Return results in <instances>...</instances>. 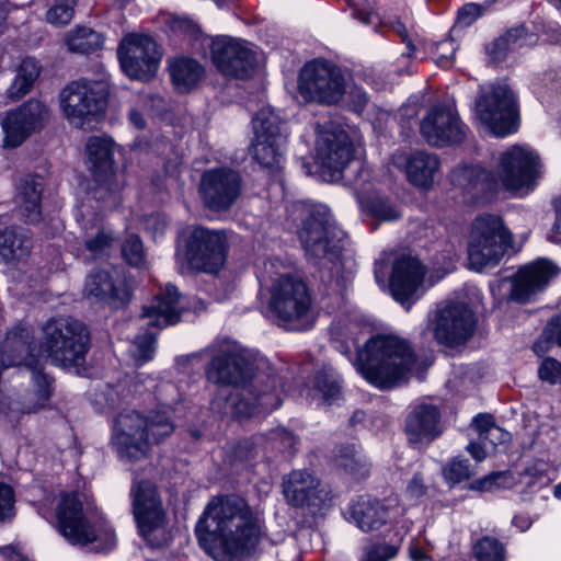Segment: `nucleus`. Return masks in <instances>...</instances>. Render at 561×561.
Instances as JSON below:
<instances>
[{"label":"nucleus","instance_id":"nucleus-1","mask_svg":"<svg viewBox=\"0 0 561 561\" xmlns=\"http://www.w3.org/2000/svg\"><path fill=\"white\" fill-rule=\"evenodd\" d=\"M267 366L264 357L254 356L234 343H224L206 371L208 380L217 386L211 409L243 419L279 408L282 383L274 374L263 371Z\"/></svg>","mask_w":561,"mask_h":561},{"label":"nucleus","instance_id":"nucleus-2","mask_svg":"<svg viewBox=\"0 0 561 561\" xmlns=\"http://www.w3.org/2000/svg\"><path fill=\"white\" fill-rule=\"evenodd\" d=\"M201 547L217 561H249L266 536L263 516L241 497L213 499L198 519Z\"/></svg>","mask_w":561,"mask_h":561},{"label":"nucleus","instance_id":"nucleus-3","mask_svg":"<svg viewBox=\"0 0 561 561\" xmlns=\"http://www.w3.org/2000/svg\"><path fill=\"white\" fill-rule=\"evenodd\" d=\"M538 153L526 145L500 151L492 170L478 163L458 165L451 174L456 188L470 202H489L501 193L523 197L531 193L541 175Z\"/></svg>","mask_w":561,"mask_h":561},{"label":"nucleus","instance_id":"nucleus-4","mask_svg":"<svg viewBox=\"0 0 561 561\" xmlns=\"http://www.w3.org/2000/svg\"><path fill=\"white\" fill-rule=\"evenodd\" d=\"M55 516L59 534L70 545L94 552H108L116 547L115 530L89 495L61 492L56 499Z\"/></svg>","mask_w":561,"mask_h":561},{"label":"nucleus","instance_id":"nucleus-5","mask_svg":"<svg viewBox=\"0 0 561 561\" xmlns=\"http://www.w3.org/2000/svg\"><path fill=\"white\" fill-rule=\"evenodd\" d=\"M161 409L145 416L135 410H124L113 420L110 444L118 458L134 463L148 457L153 444H158L174 431L169 410L171 402L164 399Z\"/></svg>","mask_w":561,"mask_h":561},{"label":"nucleus","instance_id":"nucleus-6","mask_svg":"<svg viewBox=\"0 0 561 561\" xmlns=\"http://www.w3.org/2000/svg\"><path fill=\"white\" fill-rule=\"evenodd\" d=\"M416 363L405 340L393 334H377L358 350L354 365L368 383L390 389L407 380Z\"/></svg>","mask_w":561,"mask_h":561},{"label":"nucleus","instance_id":"nucleus-7","mask_svg":"<svg viewBox=\"0 0 561 561\" xmlns=\"http://www.w3.org/2000/svg\"><path fill=\"white\" fill-rule=\"evenodd\" d=\"M284 264L277 259L263 263L257 272L261 284L273 282L270 310L288 330H308L313 321L312 298L307 285L299 278L282 273Z\"/></svg>","mask_w":561,"mask_h":561},{"label":"nucleus","instance_id":"nucleus-8","mask_svg":"<svg viewBox=\"0 0 561 561\" xmlns=\"http://www.w3.org/2000/svg\"><path fill=\"white\" fill-rule=\"evenodd\" d=\"M286 210L288 229H295L307 255L323 257L342 248L344 233L332 220L325 205L294 202Z\"/></svg>","mask_w":561,"mask_h":561},{"label":"nucleus","instance_id":"nucleus-9","mask_svg":"<svg viewBox=\"0 0 561 561\" xmlns=\"http://www.w3.org/2000/svg\"><path fill=\"white\" fill-rule=\"evenodd\" d=\"M511 243L512 234L500 216H477L467 234L469 267L476 272H483L496 266Z\"/></svg>","mask_w":561,"mask_h":561},{"label":"nucleus","instance_id":"nucleus-10","mask_svg":"<svg viewBox=\"0 0 561 561\" xmlns=\"http://www.w3.org/2000/svg\"><path fill=\"white\" fill-rule=\"evenodd\" d=\"M346 88L344 71L323 58L307 61L297 78V94L305 103L336 105L344 100Z\"/></svg>","mask_w":561,"mask_h":561},{"label":"nucleus","instance_id":"nucleus-11","mask_svg":"<svg viewBox=\"0 0 561 561\" xmlns=\"http://www.w3.org/2000/svg\"><path fill=\"white\" fill-rule=\"evenodd\" d=\"M228 242L221 231L194 227L183 244H179L175 260L182 273L204 272L215 274L225 265Z\"/></svg>","mask_w":561,"mask_h":561},{"label":"nucleus","instance_id":"nucleus-12","mask_svg":"<svg viewBox=\"0 0 561 561\" xmlns=\"http://www.w3.org/2000/svg\"><path fill=\"white\" fill-rule=\"evenodd\" d=\"M474 111L483 128L494 136L505 137L518 128L516 94L506 83L482 87Z\"/></svg>","mask_w":561,"mask_h":561},{"label":"nucleus","instance_id":"nucleus-13","mask_svg":"<svg viewBox=\"0 0 561 561\" xmlns=\"http://www.w3.org/2000/svg\"><path fill=\"white\" fill-rule=\"evenodd\" d=\"M115 144L108 137L92 136L85 142L87 163L93 176L92 197L105 206L115 207L119 203V192L124 187V175L114 169Z\"/></svg>","mask_w":561,"mask_h":561},{"label":"nucleus","instance_id":"nucleus-14","mask_svg":"<svg viewBox=\"0 0 561 561\" xmlns=\"http://www.w3.org/2000/svg\"><path fill=\"white\" fill-rule=\"evenodd\" d=\"M108 93L105 79L72 81L59 94L61 112L71 125L82 127L104 112Z\"/></svg>","mask_w":561,"mask_h":561},{"label":"nucleus","instance_id":"nucleus-15","mask_svg":"<svg viewBox=\"0 0 561 561\" xmlns=\"http://www.w3.org/2000/svg\"><path fill=\"white\" fill-rule=\"evenodd\" d=\"M355 152V146L343 128L330 124L318 131L314 160L324 181H339Z\"/></svg>","mask_w":561,"mask_h":561},{"label":"nucleus","instance_id":"nucleus-16","mask_svg":"<svg viewBox=\"0 0 561 561\" xmlns=\"http://www.w3.org/2000/svg\"><path fill=\"white\" fill-rule=\"evenodd\" d=\"M474 325V314L465 302L444 301L428 313L427 328L439 344L456 346L463 343L472 335Z\"/></svg>","mask_w":561,"mask_h":561},{"label":"nucleus","instance_id":"nucleus-17","mask_svg":"<svg viewBox=\"0 0 561 561\" xmlns=\"http://www.w3.org/2000/svg\"><path fill=\"white\" fill-rule=\"evenodd\" d=\"M253 158L264 168L279 169L284 162L286 135L279 116L268 106L261 108L252 119Z\"/></svg>","mask_w":561,"mask_h":561},{"label":"nucleus","instance_id":"nucleus-18","mask_svg":"<svg viewBox=\"0 0 561 561\" xmlns=\"http://www.w3.org/2000/svg\"><path fill=\"white\" fill-rule=\"evenodd\" d=\"M117 57L122 70L130 79L149 80L159 68L161 53L149 35L130 33L123 37Z\"/></svg>","mask_w":561,"mask_h":561},{"label":"nucleus","instance_id":"nucleus-19","mask_svg":"<svg viewBox=\"0 0 561 561\" xmlns=\"http://www.w3.org/2000/svg\"><path fill=\"white\" fill-rule=\"evenodd\" d=\"M211 59L219 72L236 79L250 77L256 66L255 53L248 43L225 36L213 41Z\"/></svg>","mask_w":561,"mask_h":561},{"label":"nucleus","instance_id":"nucleus-20","mask_svg":"<svg viewBox=\"0 0 561 561\" xmlns=\"http://www.w3.org/2000/svg\"><path fill=\"white\" fill-rule=\"evenodd\" d=\"M421 134L430 146L446 147L460 144L466 129L453 105H436L421 122Z\"/></svg>","mask_w":561,"mask_h":561},{"label":"nucleus","instance_id":"nucleus-21","mask_svg":"<svg viewBox=\"0 0 561 561\" xmlns=\"http://www.w3.org/2000/svg\"><path fill=\"white\" fill-rule=\"evenodd\" d=\"M282 493L288 505L317 512L329 500V493L318 477L310 470L296 469L285 474L282 480Z\"/></svg>","mask_w":561,"mask_h":561},{"label":"nucleus","instance_id":"nucleus-22","mask_svg":"<svg viewBox=\"0 0 561 561\" xmlns=\"http://www.w3.org/2000/svg\"><path fill=\"white\" fill-rule=\"evenodd\" d=\"M240 192V176L229 168L209 169L202 175L201 197L205 206L210 209H228L237 201Z\"/></svg>","mask_w":561,"mask_h":561},{"label":"nucleus","instance_id":"nucleus-23","mask_svg":"<svg viewBox=\"0 0 561 561\" xmlns=\"http://www.w3.org/2000/svg\"><path fill=\"white\" fill-rule=\"evenodd\" d=\"M138 530L144 538L164 524L165 513L157 486L149 481L135 482L130 490Z\"/></svg>","mask_w":561,"mask_h":561},{"label":"nucleus","instance_id":"nucleus-24","mask_svg":"<svg viewBox=\"0 0 561 561\" xmlns=\"http://www.w3.org/2000/svg\"><path fill=\"white\" fill-rule=\"evenodd\" d=\"M425 267L415 257L402 256L394 264L390 277L391 294L399 304L410 310L424 293Z\"/></svg>","mask_w":561,"mask_h":561},{"label":"nucleus","instance_id":"nucleus-25","mask_svg":"<svg viewBox=\"0 0 561 561\" xmlns=\"http://www.w3.org/2000/svg\"><path fill=\"white\" fill-rule=\"evenodd\" d=\"M48 116L47 106L37 100H30L18 110L9 112L2 122L3 147L20 146L30 133L42 126Z\"/></svg>","mask_w":561,"mask_h":561},{"label":"nucleus","instance_id":"nucleus-26","mask_svg":"<svg viewBox=\"0 0 561 561\" xmlns=\"http://www.w3.org/2000/svg\"><path fill=\"white\" fill-rule=\"evenodd\" d=\"M559 273L560 268L546 259H538L525 265L513 279L511 298L518 302H526Z\"/></svg>","mask_w":561,"mask_h":561},{"label":"nucleus","instance_id":"nucleus-27","mask_svg":"<svg viewBox=\"0 0 561 561\" xmlns=\"http://www.w3.org/2000/svg\"><path fill=\"white\" fill-rule=\"evenodd\" d=\"M83 293L88 299L106 304L113 308L124 306L129 298L127 286L118 277L116 270L113 273L107 271L91 273L85 280Z\"/></svg>","mask_w":561,"mask_h":561},{"label":"nucleus","instance_id":"nucleus-28","mask_svg":"<svg viewBox=\"0 0 561 561\" xmlns=\"http://www.w3.org/2000/svg\"><path fill=\"white\" fill-rule=\"evenodd\" d=\"M392 164L402 169L408 181L415 187L427 191L434 184V179L439 171L437 156L425 151H416L409 156L396 153L392 156Z\"/></svg>","mask_w":561,"mask_h":561},{"label":"nucleus","instance_id":"nucleus-29","mask_svg":"<svg viewBox=\"0 0 561 561\" xmlns=\"http://www.w3.org/2000/svg\"><path fill=\"white\" fill-rule=\"evenodd\" d=\"M77 220L84 231V249L89 259H101L108 254L115 237L111 228L105 226L103 216L91 213L85 205L80 209Z\"/></svg>","mask_w":561,"mask_h":561},{"label":"nucleus","instance_id":"nucleus-30","mask_svg":"<svg viewBox=\"0 0 561 561\" xmlns=\"http://www.w3.org/2000/svg\"><path fill=\"white\" fill-rule=\"evenodd\" d=\"M392 516L388 505L370 496H358L345 512V518L365 533L379 530Z\"/></svg>","mask_w":561,"mask_h":561},{"label":"nucleus","instance_id":"nucleus-31","mask_svg":"<svg viewBox=\"0 0 561 561\" xmlns=\"http://www.w3.org/2000/svg\"><path fill=\"white\" fill-rule=\"evenodd\" d=\"M183 309L178 288L167 284L144 309L142 318L148 319L149 327L164 328L178 323Z\"/></svg>","mask_w":561,"mask_h":561},{"label":"nucleus","instance_id":"nucleus-32","mask_svg":"<svg viewBox=\"0 0 561 561\" xmlns=\"http://www.w3.org/2000/svg\"><path fill=\"white\" fill-rule=\"evenodd\" d=\"M43 187L42 176L35 174H27L19 182L15 194V211L26 222H38L42 217Z\"/></svg>","mask_w":561,"mask_h":561},{"label":"nucleus","instance_id":"nucleus-33","mask_svg":"<svg viewBox=\"0 0 561 561\" xmlns=\"http://www.w3.org/2000/svg\"><path fill=\"white\" fill-rule=\"evenodd\" d=\"M439 411L432 404L414 407L407 419L405 430L411 443H430L442 432Z\"/></svg>","mask_w":561,"mask_h":561},{"label":"nucleus","instance_id":"nucleus-34","mask_svg":"<svg viewBox=\"0 0 561 561\" xmlns=\"http://www.w3.org/2000/svg\"><path fill=\"white\" fill-rule=\"evenodd\" d=\"M170 76L174 88L181 92H188L204 76V68L194 59L180 57L170 62Z\"/></svg>","mask_w":561,"mask_h":561},{"label":"nucleus","instance_id":"nucleus-35","mask_svg":"<svg viewBox=\"0 0 561 561\" xmlns=\"http://www.w3.org/2000/svg\"><path fill=\"white\" fill-rule=\"evenodd\" d=\"M103 36L84 26H77L65 35V44L69 51L76 54H91L102 48Z\"/></svg>","mask_w":561,"mask_h":561},{"label":"nucleus","instance_id":"nucleus-36","mask_svg":"<svg viewBox=\"0 0 561 561\" xmlns=\"http://www.w3.org/2000/svg\"><path fill=\"white\" fill-rule=\"evenodd\" d=\"M341 394V380L336 371L327 367L319 371L312 381V388L310 389V396L318 398L323 403L331 404Z\"/></svg>","mask_w":561,"mask_h":561},{"label":"nucleus","instance_id":"nucleus-37","mask_svg":"<svg viewBox=\"0 0 561 561\" xmlns=\"http://www.w3.org/2000/svg\"><path fill=\"white\" fill-rule=\"evenodd\" d=\"M31 249V240L15 229H8L0 233V257L5 262L20 261Z\"/></svg>","mask_w":561,"mask_h":561},{"label":"nucleus","instance_id":"nucleus-38","mask_svg":"<svg viewBox=\"0 0 561 561\" xmlns=\"http://www.w3.org/2000/svg\"><path fill=\"white\" fill-rule=\"evenodd\" d=\"M39 65L36 59L24 58L16 69V76L8 89V94L12 99H20L26 94L35 80L39 76Z\"/></svg>","mask_w":561,"mask_h":561},{"label":"nucleus","instance_id":"nucleus-39","mask_svg":"<svg viewBox=\"0 0 561 561\" xmlns=\"http://www.w3.org/2000/svg\"><path fill=\"white\" fill-rule=\"evenodd\" d=\"M359 202L373 217L381 221H393L401 215L399 206L385 196L362 194Z\"/></svg>","mask_w":561,"mask_h":561},{"label":"nucleus","instance_id":"nucleus-40","mask_svg":"<svg viewBox=\"0 0 561 561\" xmlns=\"http://www.w3.org/2000/svg\"><path fill=\"white\" fill-rule=\"evenodd\" d=\"M408 553L411 561H446V554L439 551L437 543L430 539L425 533L412 538Z\"/></svg>","mask_w":561,"mask_h":561},{"label":"nucleus","instance_id":"nucleus-41","mask_svg":"<svg viewBox=\"0 0 561 561\" xmlns=\"http://www.w3.org/2000/svg\"><path fill=\"white\" fill-rule=\"evenodd\" d=\"M432 493V483L426 479L422 471H415L410 479L407 480L403 490V499L411 505L423 503Z\"/></svg>","mask_w":561,"mask_h":561},{"label":"nucleus","instance_id":"nucleus-42","mask_svg":"<svg viewBox=\"0 0 561 561\" xmlns=\"http://www.w3.org/2000/svg\"><path fill=\"white\" fill-rule=\"evenodd\" d=\"M335 460L339 466L355 477H365L368 473L365 458L356 451L354 445L339 447L335 453Z\"/></svg>","mask_w":561,"mask_h":561},{"label":"nucleus","instance_id":"nucleus-43","mask_svg":"<svg viewBox=\"0 0 561 561\" xmlns=\"http://www.w3.org/2000/svg\"><path fill=\"white\" fill-rule=\"evenodd\" d=\"M478 561H505V550L502 543L491 537L481 538L473 547Z\"/></svg>","mask_w":561,"mask_h":561},{"label":"nucleus","instance_id":"nucleus-44","mask_svg":"<svg viewBox=\"0 0 561 561\" xmlns=\"http://www.w3.org/2000/svg\"><path fill=\"white\" fill-rule=\"evenodd\" d=\"M77 0H55V3L47 12V21L54 25L68 24L73 16V8Z\"/></svg>","mask_w":561,"mask_h":561},{"label":"nucleus","instance_id":"nucleus-45","mask_svg":"<svg viewBox=\"0 0 561 561\" xmlns=\"http://www.w3.org/2000/svg\"><path fill=\"white\" fill-rule=\"evenodd\" d=\"M122 254L129 265L138 267L145 263L144 245L137 234H129L124 240Z\"/></svg>","mask_w":561,"mask_h":561},{"label":"nucleus","instance_id":"nucleus-46","mask_svg":"<svg viewBox=\"0 0 561 561\" xmlns=\"http://www.w3.org/2000/svg\"><path fill=\"white\" fill-rule=\"evenodd\" d=\"M443 474L448 483L456 484L468 480L473 472L471 471L467 459L457 457L444 467Z\"/></svg>","mask_w":561,"mask_h":561},{"label":"nucleus","instance_id":"nucleus-47","mask_svg":"<svg viewBox=\"0 0 561 561\" xmlns=\"http://www.w3.org/2000/svg\"><path fill=\"white\" fill-rule=\"evenodd\" d=\"M129 352L135 360L141 365L150 360L154 353V339L151 333L138 336L130 345Z\"/></svg>","mask_w":561,"mask_h":561},{"label":"nucleus","instance_id":"nucleus-48","mask_svg":"<svg viewBox=\"0 0 561 561\" xmlns=\"http://www.w3.org/2000/svg\"><path fill=\"white\" fill-rule=\"evenodd\" d=\"M538 378L549 385L561 383V362L546 357L538 367Z\"/></svg>","mask_w":561,"mask_h":561},{"label":"nucleus","instance_id":"nucleus-49","mask_svg":"<svg viewBox=\"0 0 561 561\" xmlns=\"http://www.w3.org/2000/svg\"><path fill=\"white\" fill-rule=\"evenodd\" d=\"M397 553L398 548L393 545H371L364 550L360 561H389Z\"/></svg>","mask_w":561,"mask_h":561},{"label":"nucleus","instance_id":"nucleus-50","mask_svg":"<svg viewBox=\"0 0 561 561\" xmlns=\"http://www.w3.org/2000/svg\"><path fill=\"white\" fill-rule=\"evenodd\" d=\"M343 101L347 103L352 111L362 113L368 104V95L360 87L351 83L347 78L346 94Z\"/></svg>","mask_w":561,"mask_h":561},{"label":"nucleus","instance_id":"nucleus-51","mask_svg":"<svg viewBox=\"0 0 561 561\" xmlns=\"http://www.w3.org/2000/svg\"><path fill=\"white\" fill-rule=\"evenodd\" d=\"M14 491L3 482H0V520L14 516Z\"/></svg>","mask_w":561,"mask_h":561},{"label":"nucleus","instance_id":"nucleus-52","mask_svg":"<svg viewBox=\"0 0 561 561\" xmlns=\"http://www.w3.org/2000/svg\"><path fill=\"white\" fill-rule=\"evenodd\" d=\"M168 219L162 214H152L144 219V229L148 231L153 239L163 236L168 228Z\"/></svg>","mask_w":561,"mask_h":561},{"label":"nucleus","instance_id":"nucleus-53","mask_svg":"<svg viewBox=\"0 0 561 561\" xmlns=\"http://www.w3.org/2000/svg\"><path fill=\"white\" fill-rule=\"evenodd\" d=\"M511 439L508 432L504 431L500 426H491L489 432L483 435L479 440L482 442L490 450L494 449L497 445L507 443Z\"/></svg>","mask_w":561,"mask_h":561},{"label":"nucleus","instance_id":"nucleus-54","mask_svg":"<svg viewBox=\"0 0 561 561\" xmlns=\"http://www.w3.org/2000/svg\"><path fill=\"white\" fill-rule=\"evenodd\" d=\"M170 28L175 34L194 36L198 32L197 25L188 18L175 16L170 20Z\"/></svg>","mask_w":561,"mask_h":561},{"label":"nucleus","instance_id":"nucleus-55","mask_svg":"<svg viewBox=\"0 0 561 561\" xmlns=\"http://www.w3.org/2000/svg\"><path fill=\"white\" fill-rule=\"evenodd\" d=\"M482 14L481 7L476 3H468L458 11L457 23L461 26H469Z\"/></svg>","mask_w":561,"mask_h":561},{"label":"nucleus","instance_id":"nucleus-56","mask_svg":"<svg viewBox=\"0 0 561 561\" xmlns=\"http://www.w3.org/2000/svg\"><path fill=\"white\" fill-rule=\"evenodd\" d=\"M542 339L561 347V314L550 319L542 332Z\"/></svg>","mask_w":561,"mask_h":561},{"label":"nucleus","instance_id":"nucleus-57","mask_svg":"<svg viewBox=\"0 0 561 561\" xmlns=\"http://www.w3.org/2000/svg\"><path fill=\"white\" fill-rule=\"evenodd\" d=\"M438 49L442 53L436 58V64L442 68L451 66L455 56V45L451 39L443 41L438 44Z\"/></svg>","mask_w":561,"mask_h":561},{"label":"nucleus","instance_id":"nucleus-58","mask_svg":"<svg viewBox=\"0 0 561 561\" xmlns=\"http://www.w3.org/2000/svg\"><path fill=\"white\" fill-rule=\"evenodd\" d=\"M508 478L506 472H494L476 481L474 486L481 491H489L493 486L502 485Z\"/></svg>","mask_w":561,"mask_h":561},{"label":"nucleus","instance_id":"nucleus-59","mask_svg":"<svg viewBox=\"0 0 561 561\" xmlns=\"http://www.w3.org/2000/svg\"><path fill=\"white\" fill-rule=\"evenodd\" d=\"M273 439L278 443L282 450H290L296 445V437L286 428H277L273 432Z\"/></svg>","mask_w":561,"mask_h":561},{"label":"nucleus","instance_id":"nucleus-60","mask_svg":"<svg viewBox=\"0 0 561 561\" xmlns=\"http://www.w3.org/2000/svg\"><path fill=\"white\" fill-rule=\"evenodd\" d=\"M472 426L478 433V439H480L483 435H485L491 426H495L493 416L490 414H478L472 420Z\"/></svg>","mask_w":561,"mask_h":561},{"label":"nucleus","instance_id":"nucleus-61","mask_svg":"<svg viewBox=\"0 0 561 561\" xmlns=\"http://www.w3.org/2000/svg\"><path fill=\"white\" fill-rule=\"evenodd\" d=\"M523 32H524V28H515V30L510 31L507 34L500 37L494 43V48L502 50V49L508 48L511 46H516L517 39L519 38V36L522 35Z\"/></svg>","mask_w":561,"mask_h":561},{"label":"nucleus","instance_id":"nucleus-62","mask_svg":"<svg viewBox=\"0 0 561 561\" xmlns=\"http://www.w3.org/2000/svg\"><path fill=\"white\" fill-rule=\"evenodd\" d=\"M466 449L478 462L483 461L486 458L488 453L490 451V449L485 445H483L482 442L479 439L477 443H470L466 447Z\"/></svg>","mask_w":561,"mask_h":561},{"label":"nucleus","instance_id":"nucleus-63","mask_svg":"<svg viewBox=\"0 0 561 561\" xmlns=\"http://www.w3.org/2000/svg\"><path fill=\"white\" fill-rule=\"evenodd\" d=\"M547 240L561 247V210L557 215L556 222L548 233Z\"/></svg>","mask_w":561,"mask_h":561},{"label":"nucleus","instance_id":"nucleus-64","mask_svg":"<svg viewBox=\"0 0 561 561\" xmlns=\"http://www.w3.org/2000/svg\"><path fill=\"white\" fill-rule=\"evenodd\" d=\"M533 522L528 516L517 515L513 518V525L517 527L520 531H526L530 528Z\"/></svg>","mask_w":561,"mask_h":561}]
</instances>
